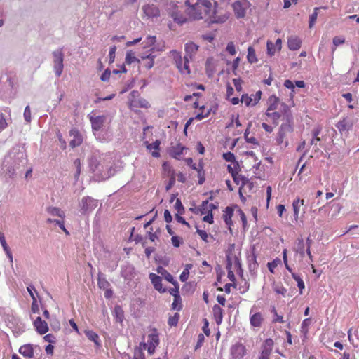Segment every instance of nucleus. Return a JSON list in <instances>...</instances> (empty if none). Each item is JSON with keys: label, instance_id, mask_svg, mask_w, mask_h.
I'll list each match as a JSON object with an SVG mask.
<instances>
[{"label": "nucleus", "instance_id": "obj_52", "mask_svg": "<svg viewBox=\"0 0 359 359\" xmlns=\"http://www.w3.org/2000/svg\"><path fill=\"white\" fill-rule=\"evenodd\" d=\"M200 109L202 110V111L198 114L195 117V119L198 121H201L203 118L208 117L210 114V109H208L206 112L203 111V109H205L204 106L201 107Z\"/></svg>", "mask_w": 359, "mask_h": 359}, {"label": "nucleus", "instance_id": "obj_57", "mask_svg": "<svg viewBox=\"0 0 359 359\" xmlns=\"http://www.w3.org/2000/svg\"><path fill=\"white\" fill-rule=\"evenodd\" d=\"M226 50L231 55H235L236 54V46L233 42L228 43Z\"/></svg>", "mask_w": 359, "mask_h": 359}, {"label": "nucleus", "instance_id": "obj_62", "mask_svg": "<svg viewBox=\"0 0 359 359\" xmlns=\"http://www.w3.org/2000/svg\"><path fill=\"white\" fill-rule=\"evenodd\" d=\"M175 180H176L175 173L174 172H172V173L170 177L169 182H168V185L166 186L167 190H169L171 187H173V185L175 183Z\"/></svg>", "mask_w": 359, "mask_h": 359}, {"label": "nucleus", "instance_id": "obj_2", "mask_svg": "<svg viewBox=\"0 0 359 359\" xmlns=\"http://www.w3.org/2000/svg\"><path fill=\"white\" fill-rule=\"evenodd\" d=\"M229 0H214L212 11L207 18L214 23H224L230 16Z\"/></svg>", "mask_w": 359, "mask_h": 359}, {"label": "nucleus", "instance_id": "obj_7", "mask_svg": "<svg viewBox=\"0 0 359 359\" xmlns=\"http://www.w3.org/2000/svg\"><path fill=\"white\" fill-rule=\"evenodd\" d=\"M150 106L149 102L140 97L137 90H133L128 97V107L130 109L135 111L137 108L147 109Z\"/></svg>", "mask_w": 359, "mask_h": 359}, {"label": "nucleus", "instance_id": "obj_60", "mask_svg": "<svg viewBox=\"0 0 359 359\" xmlns=\"http://www.w3.org/2000/svg\"><path fill=\"white\" fill-rule=\"evenodd\" d=\"M232 268L233 267L226 268V269L228 271L227 277L232 282L233 284H235L236 277H235L233 271H232Z\"/></svg>", "mask_w": 359, "mask_h": 359}, {"label": "nucleus", "instance_id": "obj_15", "mask_svg": "<svg viewBox=\"0 0 359 359\" xmlns=\"http://www.w3.org/2000/svg\"><path fill=\"white\" fill-rule=\"evenodd\" d=\"M264 322V315L261 312H254L253 308L250 311V323L252 327L260 328Z\"/></svg>", "mask_w": 359, "mask_h": 359}, {"label": "nucleus", "instance_id": "obj_26", "mask_svg": "<svg viewBox=\"0 0 359 359\" xmlns=\"http://www.w3.org/2000/svg\"><path fill=\"white\" fill-rule=\"evenodd\" d=\"M34 325L36 330L40 334H43L48 331V326L46 321L42 320L41 317H37L34 321Z\"/></svg>", "mask_w": 359, "mask_h": 359}, {"label": "nucleus", "instance_id": "obj_8", "mask_svg": "<svg viewBox=\"0 0 359 359\" xmlns=\"http://www.w3.org/2000/svg\"><path fill=\"white\" fill-rule=\"evenodd\" d=\"M173 56L176 66L180 73L183 75H189L191 73L189 67V58L187 56H184L183 58L181 57L180 53L177 50H172L170 52Z\"/></svg>", "mask_w": 359, "mask_h": 359}, {"label": "nucleus", "instance_id": "obj_3", "mask_svg": "<svg viewBox=\"0 0 359 359\" xmlns=\"http://www.w3.org/2000/svg\"><path fill=\"white\" fill-rule=\"evenodd\" d=\"M184 4V2H179L175 0H170L165 4L167 13L179 25H183L187 20V17L182 13Z\"/></svg>", "mask_w": 359, "mask_h": 359}, {"label": "nucleus", "instance_id": "obj_23", "mask_svg": "<svg viewBox=\"0 0 359 359\" xmlns=\"http://www.w3.org/2000/svg\"><path fill=\"white\" fill-rule=\"evenodd\" d=\"M267 46V54L270 56H273L275 55L276 50L280 51L282 48V40L281 39H278L275 43H273L271 41H268L266 43Z\"/></svg>", "mask_w": 359, "mask_h": 359}, {"label": "nucleus", "instance_id": "obj_31", "mask_svg": "<svg viewBox=\"0 0 359 359\" xmlns=\"http://www.w3.org/2000/svg\"><path fill=\"white\" fill-rule=\"evenodd\" d=\"M302 45L301 39L297 36H292L287 39L288 48L291 50H297L300 48Z\"/></svg>", "mask_w": 359, "mask_h": 359}, {"label": "nucleus", "instance_id": "obj_59", "mask_svg": "<svg viewBox=\"0 0 359 359\" xmlns=\"http://www.w3.org/2000/svg\"><path fill=\"white\" fill-rule=\"evenodd\" d=\"M156 36H148L144 41V43H146L145 46L150 47L153 46L156 42Z\"/></svg>", "mask_w": 359, "mask_h": 359}, {"label": "nucleus", "instance_id": "obj_30", "mask_svg": "<svg viewBox=\"0 0 359 359\" xmlns=\"http://www.w3.org/2000/svg\"><path fill=\"white\" fill-rule=\"evenodd\" d=\"M216 68V61L213 57H208L205 64V72L208 77L213 76Z\"/></svg>", "mask_w": 359, "mask_h": 359}, {"label": "nucleus", "instance_id": "obj_9", "mask_svg": "<svg viewBox=\"0 0 359 359\" xmlns=\"http://www.w3.org/2000/svg\"><path fill=\"white\" fill-rule=\"evenodd\" d=\"M250 6L251 4L248 0H237L232 4L231 7L237 18H243Z\"/></svg>", "mask_w": 359, "mask_h": 359}, {"label": "nucleus", "instance_id": "obj_6", "mask_svg": "<svg viewBox=\"0 0 359 359\" xmlns=\"http://www.w3.org/2000/svg\"><path fill=\"white\" fill-rule=\"evenodd\" d=\"M265 115L275 126L278 125L280 120H281L283 123H287L286 115H290L293 117L292 111L287 104H281L280 110L266 112Z\"/></svg>", "mask_w": 359, "mask_h": 359}, {"label": "nucleus", "instance_id": "obj_10", "mask_svg": "<svg viewBox=\"0 0 359 359\" xmlns=\"http://www.w3.org/2000/svg\"><path fill=\"white\" fill-rule=\"evenodd\" d=\"M53 67L55 75L60 77L62 73L64 68V54L62 49H58L53 52Z\"/></svg>", "mask_w": 359, "mask_h": 359}, {"label": "nucleus", "instance_id": "obj_56", "mask_svg": "<svg viewBox=\"0 0 359 359\" xmlns=\"http://www.w3.org/2000/svg\"><path fill=\"white\" fill-rule=\"evenodd\" d=\"M175 208L178 214H183L184 212V206L181 202V201L180 199H177L176 202H175Z\"/></svg>", "mask_w": 359, "mask_h": 359}, {"label": "nucleus", "instance_id": "obj_1", "mask_svg": "<svg viewBox=\"0 0 359 359\" xmlns=\"http://www.w3.org/2000/svg\"><path fill=\"white\" fill-rule=\"evenodd\" d=\"M214 0H185L187 15L191 20L207 18L212 11Z\"/></svg>", "mask_w": 359, "mask_h": 359}, {"label": "nucleus", "instance_id": "obj_20", "mask_svg": "<svg viewBox=\"0 0 359 359\" xmlns=\"http://www.w3.org/2000/svg\"><path fill=\"white\" fill-rule=\"evenodd\" d=\"M70 136L73 137V138L69 142V145L71 147L74 148L76 147L80 146L83 142V137L79 133V131L76 128H72L69 131Z\"/></svg>", "mask_w": 359, "mask_h": 359}, {"label": "nucleus", "instance_id": "obj_42", "mask_svg": "<svg viewBox=\"0 0 359 359\" xmlns=\"http://www.w3.org/2000/svg\"><path fill=\"white\" fill-rule=\"evenodd\" d=\"M292 277L297 281V287L299 290V294H302L303 293V290L305 288L304 280L298 274L295 273H292Z\"/></svg>", "mask_w": 359, "mask_h": 359}, {"label": "nucleus", "instance_id": "obj_45", "mask_svg": "<svg viewBox=\"0 0 359 359\" xmlns=\"http://www.w3.org/2000/svg\"><path fill=\"white\" fill-rule=\"evenodd\" d=\"M332 43L334 46V47L332 48V53H334L336 50L337 46L342 45L345 43V38L341 36H334L333 38Z\"/></svg>", "mask_w": 359, "mask_h": 359}, {"label": "nucleus", "instance_id": "obj_46", "mask_svg": "<svg viewBox=\"0 0 359 359\" xmlns=\"http://www.w3.org/2000/svg\"><path fill=\"white\" fill-rule=\"evenodd\" d=\"M85 334L90 341L95 342L97 345L99 344V336L97 333L93 330H86Z\"/></svg>", "mask_w": 359, "mask_h": 359}, {"label": "nucleus", "instance_id": "obj_44", "mask_svg": "<svg viewBox=\"0 0 359 359\" xmlns=\"http://www.w3.org/2000/svg\"><path fill=\"white\" fill-rule=\"evenodd\" d=\"M241 102L244 103L245 106H255L257 104H254V97L252 98L251 96H249L248 94H244L242 95L241 98Z\"/></svg>", "mask_w": 359, "mask_h": 359}, {"label": "nucleus", "instance_id": "obj_25", "mask_svg": "<svg viewBox=\"0 0 359 359\" xmlns=\"http://www.w3.org/2000/svg\"><path fill=\"white\" fill-rule=\"evenodd\" d=\"M233 208L228 206L223 211L222 215V219L225 224L228 226L230 231H231V226H233L232 217L233 215Z\"/></svg>", "mask_w": 359, "mask_h": 359}, {"label": "nucleus", "instance_id": "obj_64", "mask_svg": "<svg viewBox=\"0 0 359 359\" xmlns=\"http://www.w3.org/2000/svg\"><path fill=\"white\" fill-rule=\"evenodd\" d=\"M110 75L111 72L109 69H107L102 73L100 79L102 81H107L110 78Z\"/></svg>", "mask_w": 359, "mask_h": 359}, {"label": "nucleus", "instance_id": "obj_16", "mask_svg": "<svg viewBox=\"0 0 359 359\" xmlns=\"http://www.w3.org/2000/svg\"><path fill=\"white\" fill-rule=\"evenodd\" d=\"M281 104H286L282 102L279 97H278L275 95H272L269 96V97L267 100V109L266 112H271L276 110H280L281 108Z\"/></svg>", "mask_w": 359, "mask_h": 359}, {"label": "nucleus", "instance_id": "obj_49", "mask_svg": "<svg viewBox=\"0 0 359 359\" xmlns=\"http://www.w3.org/2000/svg\"><path fill=\"white\" fill-rule=\"evenodd\" d=\"M319 10V8H315L313 13L310 15L309 17V27L311 29L313 27L314 24L316 22L317 18H318V11Z\"/></svg>", "mask_w": 359, "mask_h": 359}, {"label": "nucleus", "instance_id": "obj_63", "mask_svg": "<svg viewBox=\"0 0 359 359\" xmlns=\"http://www.w3.org/2000/svg\"><path fill=\"white\" fill-rule=\"evenodd\" d=\"M8 126L6 118L3 114H1L0 117V132L4 130Z\"/></svg>", "mask_w": 359, "mask_h": 359}, {"label": "nucleus", "instance_id": "obj_27", "mask_svg": "<svg viewBox=\"0 0 359 359\" xmlns=\"http://www.w3.org/2000/svg\"><path fill=\"white\" fill-rule=\"evenodd\" d=\"M187 149V147L183 146L182 144L178 143L170 147V155L175 159H180V156L183 154L184 151Z\"/></svg>", "mask_w": 359, "mask_h": 359}, {"label": "nucleus", "instance_id": "obj_38", "mask_svg": "<svg viewBox=\"0 0 359 359\" xmlns=\"http://www.w3.org/2000/svg\"><path fill=\"white\" fill-rule=\"evenodd\" d=\"M156 271L158 274H161V276L168 282L172 283V281H175L173 276L163 267L158 266L156 269Z\"/></svg>", "mask_w": 359, "mask_h": 359}, {"label": "nucleus", "instance_id": "obj_51", "mask_svg": "<svg viewBox=\"0 0 359 359\" xmlns=\"http://www.w3.org/2000/svg\"><path fill=\"white\" fill-rule=\"evenodd\" d=\"M273 290L276 294H279L285 297L287 293V289L281 284L275 285L273 286Z\"/></svg>", "mask_w": 359, "mask_h": 359}, {"label": "nucleus", "instance_id": "obj_35", "mask_svg": "<svg viewBox=\"0 0 359 359\" xmlns=\"http://www.w3.org/2000/svg\"><path fill=\"white\" fill-rule=\"evenodd\" d=\"M305 243L302 237H299L297 240V245L294 248V251L299 254L301 258L305 256Z\"/></svg>", "mask_w": 359, "mask_h": 359}, {"label": "nucleus", "instance_id": "obj_29", "mask_svg": "<svg viewBox=\"0 0 359 359\" xmlns=\"http://www.w3.org/2000/svg\"><path fill=\"white\" fill-rule=\"evenodd\" d=\"M198 50V46L192 41L188 42L185 44V56L192 60L194 55L196 54Z\"/></svg>", "mask_w": 359, "mask_h": 359}, {"label": "nucleus", "instance_id": "obj_47", "mask_svg": "<svg viewBox=\"0 0 359 359\" xmlns=\"http://www.w3.org/2000/svg\"><path fill=\"white\" fill-rule=\"evenodd\" d=\"M197 170V175L198 178V184H202L205 182V171L203 170V165L202 163H199V168Z\"/></svg>", "mask_w": 359, "mask_h": 359}, {"label": "nucleus", "instance_id": "obj_40", "mask_svg": "<svg viewBox=\"0 0 359 359\" xmlns=\"http://www.w3.org/2000/svg\"><path fill=\"white\" fill-rule=\"evenodd\" d=\"M47 212L53 216H58L62 219H64L65 217V212L59 208L57 207H48L47 208Z\"/></svg>", "mask_w": 359, "mask_h": 359}, {"label": "nucleus", "instance_id": "obj_22", "mask_svg": "<svg viewBox=\"0 0 359 359\" xmlns=\"http://www.w3.org/2000/svg\"><path fill=\"white\" fill-rule=\"evenodd\" d=\"M231 177L236 184L241 185L239 188V193L241 195L242 189L244 188L245 185H249L250 187L252 186V183L250 182L249 180L245 176L239 174V172H237L236 174L231 175Z\"/></svg>", "mask_w": 359, "mask_h": 359}, {"label": "nucleus", "instance_id": "obj_19", "mask_svg": "<svg viewBox=\"0 0 359 359\" xmlns=\"http://www.w3.org/2000/svg\"><path fill=\"white\" fill-rule=\"evenodd\" d=\"M88 117L90 121L92 129L95 131H98L101 129L107 119L106 116L104 115L96 117L88 115Z\"/></svg>", "mask_w": 359, "mask_h": 359}, {"label": "nucleus", "instance_id": "obj_28", "mask_svg": "<svg viewBox=\"0 0 359 359\" xmlns=\"http://www.w3.org/2000/svg\"><path fill=\"white\" fill-rule=\"evenodd\" d=\"M146 147L148 150L152 151L151 155L154 157L158 158L160 156V144L161 141L156 140L153 143L150 144L147 141L145 142Z\"/></svg>", "mask_w": 359, "mask_h": 359}, {"label": "nucleus", "instance_id": "obj_18", "mask_svg": "<svg viewBox=\"0 0 359 359\" xmlns=\"http://www.w3.org/2000/svg\"><path fill=\"white\" fill-rule=\"evenodd\" d=\"M273 341L269 338L264 340L261 347L259 357L270 358L271 353L273 347Z\"/></svg>", "mask_w": 359, "mask_h": 359}, {"label": "nucleus", "instance_id": "obj_36", "mask_svg": "<svg viewBox=\"0 0 359 359\" xmlns=\"http://www.w3.org/2000/svg\"><path fill=\"white\" fill-rule=\"evenodd\" d=\"M171 283L174 287L168 290L169 293L173 296L174 298H175V302H181V297L180 294V285L175 280Z\"/></svg>", "mask_w": 359, "mask_h": 359}, {"label": "nucleus", "instance_id": "obj_21", "mask_svg": "<svg viewBox=\"0 0 359 359\" xmlns=\"http://www.w3.org/2000/svg\"><path fill=\"white\" fill-rule=\"evenodd\" d=\"M149 278L155 290L158 291L160 293H165L167 291L166 288L163 287L161 276L154 273H151L149 274Z\"/></svg>", "mask_w": 359, "mask_h": 359}, {"label": "nucleus", "instance_id": "obj_4", "mask_svg": "<svg viewBox=\"0 0 359 359\" xmlns=\"http://www.w3.org/2000/svg\"><path fill=\"white\" fill-rule=\"evenodd\" d=\"M287 123H282L276 137V143L278 145L287 147L288 141L286 140L287 135L293 132L294 119L290 115H286Z\"/></svg>", "mask_w": 359, "mask_h": 359}, {"label": "nucleus", "instance_id": "obj_12", "mask_svg": "<svg viewBox=\"0 0 359 359\" xmlns=\"http://www.w3.org/2000/svg\"><path fill=\"white\" fill-rule=\"evenodd\" d=\"M159 344V333L156 328H152L150 330V333L148 335L147 340V351L151 355L155 352L156 348Z\"/></svg>", "mask_w": 359, "mask_h": 359}, {"label": "nucleus", "instance_id": "obj_17", "mask_svg": "<svg viewBox=\"0 0 359 359\" xmlns=\"http://www.w3.org/2000/svg\"><path fill=\"white\" fill-rule=\"evenodd\" d=\"M246 354V348L245 346L238 342L233 345L231 348V355L233 359H242Z\"/></svg>", "mask_w": 359, "mask_h": 359}, {"label": "nucleus", "instance_id": "obj_11", "mask_svg": "<svg viewBox=\"0 0 359 359\" xmlns=\"http://www.w3.org/2000/svg\"><path fill=\"white\" fill-rule=\"evenodd\" d=\"M98 205V201L90 196L83 197L80 203V209L82 214H88L95 210Z\"/></svg>", "mask_w": 359, "mask_h": 359}, {"label": "nucleus", "instance_id": "obj_39", "mask_svg": "<svg viewBox=\"0 0 359 359\" xmlns=\"http://www.w3.org/2000/svg\"><path fill=\"white\" fill-rule=\"evenodd\" d=\"M0 243L3 247V249L5 251L6 255L10 258L11 260H12V253L8 245L6 243L4 234L2 232H0Z\"/></svg>", "mask_w": 359, "mask_h": 359}, {"label": "nucleus", "instance_id": "obj_5", "mask_svg": "<svg viewBox=\"0 0 359 359\" xmlns=\"http://www.w3.org/2000/svg\"><path fill=\"white\" fill-rule=\"evenodd\" d=\"M226 268L233 267L241 270V250L236 248L235 244H230L226 253Z\"/></svg>", "mask_w": 359, "mask_h": 359}, {"label": "nucleus", "instance_id": "obj_43", "mask_svg": "<svg viewBox=\"0 0 359 359\" xmlns=\"http://www.w3.org/2000/svg\"><path fill=\"white\" fill-rule=\"evenodd\" d=\"M227 170L229 173H231V175L236 174L237 172H240V166L238 163L235 161L231 163V164H229L227 165Z\"/></svg>", "mask_w": 359, "mask_h": 359}, {"label": "nucleus", "instance_id": "obj_13", "mask_svg": "<svg viewBox=\"0 0 359 359\" xmlns=\"http://www.w3.org/2000/svg\"><path fill=\"white\" fill-rule=\"evenodd\" d=\"M215 208H217V206L213 203H208V201H203L201 208V214L207 213V215L204 216L203 218L204 222L210 224L214 223L212 210Z\"/></svg>", "mask_w": 359, "mask_h": 359}, {"label": "nucleus", "instance_id": "obj_58", "mask_svg": "<svg viewBox=\"0 0 359 359\" xmlns=\"http://www.w3.org/2000/svg\"><path fill=\"white\" fill-rule=\"evenodd\" d=\"M116 47L115 46H113L109 49V64H111L114 62L115 60V55H116Z\"/></svg>", "mask_w": 359, "mask_h": 359}, {"label": "nucleus", "instance_id": "obj_32", "mask_svg": "<svg viewBox=\"0 0 359 359\" xmlns=\"http://www.w3.org/2000/svg\"><path fill=\"white\" fill-rule=\"evenodd\" d=\"M304 205V199L297 198V199L294 200L293 202H292V208H293V212H294V220L296 222H297L298 219H299V215L300 208Z\"/></svg>", "mask_w": 359, "mask_h": 359}, {"label": "nucleus", "instance_id": "obj_54", "mask_svg": "<svg viewBox=\"0 0 359 359\" xmlns=\"http://www.w3.org/2000/svg\"><path fill=\"white\" fill-rule=\"evenodd\" d=\"M196 232L203 241L208 242V239L210 237V234L208 233L206 231L197 229Z\"/></svg>", "mask_w": 359, "mask_h": 359}, {"label": "nucleus", "instance_id": "obj_41", "mask_svg": "<svg viewBox=\"0 0 359 359\" xmlns=\"http://www.w3.org/2000/svg\"><path fill=\"white\" fill-rule=\"evenodd\" d=\"M247 59H248V62H250L251 64L255 63L258 61L257 56H256L255 50L252 46H250L248 48Z\"/></svg>", "mask_w": 359, "mask_h": 359}, {"label": "nucleus", "instance_id": "obj_24", "mask_svg": "<svg viewBox=\"0 0 359 359\" xmlns=\"http://www.w3.org/2000/svg\"><path fill=\"white\" fill-rule=\"evenodd\" d=\"M142 10L148 18H155L160 15L158 8L154 4H147L142 7Z\"/></svg>", "mask_w": 359, "mask_h": 359}, {"label": "nucleus", "instance_id": "obj_48", "mask_svg": "<svg viewBox=\"0 0 359 359\" xmlns=\"http://www.w3.org/2000/svg\"><path fill=\"white\" fill-rule=\"evenodd\" d=\"M191 264H187L182 272L180 276V279L182 282H185L188 280L189 276V269L191 268Z\"/></svg>", "mask_w": 359, "mask_h": 359}, {"label": "nucleus", "instance_id": "obj_34", "mask_svg": "<svg viewBox=\"0 0 359 359\" xmlns=\"http://www.w3.org/2000/svg\"><path fill=\"white\" fill-rule=\"evenodd\" d=\"M19 353L25 357L32 358L34 357V349L32 345L25 344L19 349Z\"/></svg>", "mask_w": 359, "mask_h": 359}, {"label": "nucleus", "instance_id": "obj_37", "mask_svg": "<svg viewBox=\"0 0 359 359\" xmlns=\"http://www.w3.org/2000/svg\"><path fill=\"white\" fill-rule=\"evenodd\" d=\"M141 60L144 62V66L146 69H150L153 67L154 65V55H151V54H149L147 55H142Z\"/></svg>", "mask_w": 359, "mask_h": 359}, {"label": "nucleus", "instance_id": "obj_55", "mask_svg": "<svg viewBox=\"0 0 359 359\" xmlns=\"http://www.w3.org/2000/svg\"><path fill=\"white\" fill-rule=\"evenodd\" d=\"M223 158L228 162H233L236 161V157L234 154L230 151L223 154Z\"/></svg>", "mask_w": 359, "mask_h": 359}, {"label": "nucleus", "instance_id": "obj_50", "mask_svg": "<svg viewBox=\"0 0 359 359\" xmlns=\"http://www.w3.org/2000/svg\"><path fill=\"white\" fill-rule=\"evenodd\" d=\"M126 63L128 65H130L135 62H140V60L135 56L134 53L132 51H128L126 55Z\"/></svg>", "mask_w": 359, "mask_h": 359}, {"label": "nucleus", "instance_id": "obj_61", "mask_svg": "<svg viewBox=\"0 0 359 359\" xmlns=\"http://www.w3.org/2000/svg\"><path fill=\"white\" fill-rule=\"evenodd\" d=\"M24 117L27 122L31 121V109L29 106H27L25 109Z\"/></svg>", "mask_w": 359, "mask_h": 359}, {"label": "nucleus", "instance_id": "obj_33", "mask_svg": "<svg viewBox=\"0 0 359 359\" xmlns=\"http://www.w3.org/2000/svg\"><path fill=\"white\" fill-rule=\"evenodd\" d=\"M214 318L217 325H220L223 320V309L217 304L212 307Z\"/></svg>", "mask_w": 359, "mask_h": 359}, {"label": "nucleus", "instance_id": "obj_14", "mask_svg": "<svg viewBox=\"0 0 359 359\" xmlns=\"http://www.w3.org/2000/svg\"><path fill=\"white\" fill-rule=\"evenodd\" d=\"M353 126V120L351 117L346 116L336 124L337 128L341 134L348 133Z\"/></svg>", "mask_w": 359, "mask_h": 359}, {"label": "nucleus", "instance_id": "obj_53", "mask_svg": "<svg viewBox=\"0 0 359 359\" xmlns=\"http://www.w3.org/2000/svg\"><path fill=\"white\" fill-rule=\"evenodd\" d=\"M180 315L176 313L174 316H170L168 320V324L170 326H176L179 321Z\"/></svg>", "mask_w": 359, "mask_h": 359}]
</instances>
